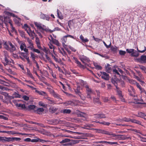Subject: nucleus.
I'll list each match as a JSON object with an SVG mask.
<instances>
[{
  "instance_id": "obj_1",
  "label": "nucleus",
  "mask_w": 146,
  "mask_h": 146,
  "mask_svg": "<svg viewBox=\"0 0 146 146\" xmlns=\"http://www.w3.org/2000/svg\"><path fill=\"white\" fill-rule=\"evenodd\" d=\"M4 46L6 50L11 53H13L16 50L15 45L13 44L11 42L9 41L5 42Z\"/></svg>"
},
{
  "instance_id": "obj_2",
  "label": "nucleus",
  "mask_w": 146,
  "mask_h": 146,
  "mask_svg": "<svg viewBox=\"0 0 146 146\" xmlns=\"http://www.w3.org/2000/svg\"><path fill=\"white\" fill-rule=\"evenodd\" d=\"M34 24L37 29L41 33H44V31H47V29L46 27L44 25L36 22H35Z\"/></svg>"
},
{
  "instance_id": "obj_3",
  "label": "nucleus",
  "mask_w": 146,
  "mask_h": 146,
  "mask_svg": "<svg viewBox=\"0 0 146 146\" xmlns=\"http://www.w3.org/2000/svg\"><path fill=\"white\" fill-rule=\"evenodd\" d=\"M137 52L136 50H134L133 52L131 54V56H132L137 57H138L139 55V54L138 52L141 53H143L146 50V47L145 46L144 47V49L143 50H140L138 49V48H137Z\"/></svg>"
},
{
  "instance_id": "obj_4",
  "label": "nucleus",
  "mask_w": 146,
  "mask_h": 146,
  "mask_svg": "<svg viewBox=\"0 0 146 146\" xmlns=\"http://www.w3.org/2000/svg\"><path fill=\"white\" fill-rule=\"evenodd\" d=\"M18 43L20 44V48L21 51L23 50L25 52H27L28 49L26 48V45L25 43L20 41H18Z\"/></svg>"
},
{
  "instance_id": "obj_5",
  "label": "nucleus",
  "mask_w": 146,
  "mask_h": 146,
  "mask_svg": "<svg viewBox=\"0 0 146 146\" xmlns=\"http://www.w3.org/2000/svg\"><path fill=\"white\" fill-rule=\"evenodd\" d=\"M4 57L2 60L5 61L6 63H9L10 60L8 59L9 57L7 52L6 51L4 52Z\"/></svg>"
},
{
  "instance_id": "obj_6",
  "label": "nucleus",
  "mask_w": 146,
  "mask_h": 146,
  "mask_svg": "<svg viewBox=\"0 0 146 146\" xmlns=\"http://www.w3.org/2000/svg\"><path fill=\"white\" fill-rule=\"evenodd\" d=\"M104 134L111 136V137H114L115 138L118 137L119 136V135H116L111 132L104 130Z\"/></svg>"
},
{
  "instance_id": "obj_7",
  "label": "nucleus",
  "mask_w": 146,
  "mask_h": 146,
  "mask_svg": "<svg viewBox=\"0 0 146 146\" xmlns=\"http://www.w3.org/2000/svg\"><path fill=\"white\" fill-rule=\"evenodd\" d=\"M27 40L28 43V44L27 45V48H29L31 50H32V49H33V48H34L33 41L29 38H28Z\"/></svg>"
},
{
  "instance_id": "obj_8",
  "label": "nucleus",
  "mask_w": 146,
  "mask_h": 146,
  "mask_svg": "<svg viewBox=\"0 0 146 146\" xmlns=\"http://www.w3.org/2000/svg\"><path fill=\"white\" fill-rule=\"evenodd\" d=\"M101 73L102 74V78L106 80H108L109 79V74L105 72H102Z\"/></svg>"
},
{
  "instance_id": "obj_9",
  "label": "nucleus",
  "mask_w": 146,
  "mask_h": 146,
  "mask_svg": "<svg viewBox=\"0 0 146 146\" xmlns=\"http://www.w3.org/2000/svg\"><path fill=\"white\" fill-rule=\"evenodd\" d=\"M40 18L41 19L45 20L48 21H49L50 19V17L49 15L45 14L42 13H41L40 15Z\"/></svg>"
},
{
  "instance_id": "obj_10",
  "label": "nucleus",
  "mask_w": 146,
  "mask_h": 146,
  "mask_svg": "<svg viewBox=\"0 0 146 146\" xmlns=\"http://www.w3.org/2000/svg\"><path fill=\"white\" fill-rule=\"evenodd\" d=\"M117 91L118 95L119 96L122 102H124V99L123 97L122 94V92L118 88L117 86H116Z\"/></svg>"
},
{
  "instance_id": "obj_11",
  "label": "nucleus",
  "mask_w": 146,
  "mask_h": 146,
  "mask_svg": "<svg viewBox=\"0 0 146 146\" xmlns=\"http://www.w3.org/2000/svg\"><path fill=\"white\" fill-rule=\"evenodd\" d=\"M0 141L2 143L9 142V137L0 136Z\"/></svg>"
},
{
  "instance_id": "obj_12",
  "label": "nucleus",
  "mask_w": 146,
  "mask_h": 146,
  "mask_svg": "<svg viewBox=\"0 0 146 146\" xmlns=\"http://www.w3.org/2000/svg\"><path fill=\"white\" fill-rule=\"evenodd\" d=\"M61 42L62 43V45L64 47L66 48L67 47V45L65 44V43L66 42L67 39L65 36H63L61 39Z\"/></svg>"
},
{
  "instance_id": "obj_13",
  "label": "nucleus",
  "mask_w": 146,
  "mask_h": 146,
  "mask_svg": "<svg viewBox=\"0 0 146 146\" xmlns=\"http://www.w3.org/2000/svg\"><path fill=\"white\" fill-rule=\"evenodd\" d=\"M11 21L10 20L9 17V16H4L3 23L6 24L8 23L10 24L11 25H12Z\"/></svg>"
},
{
  "instance_id": "obj_14",
  "label": "nucleus",
  "mask_w": 146,
  "mask_h": 146,
  "mask_svg": "<svg viewBox=\"0 0 146 146\" xmlns=\"http://www.w3.org/2000/svg\"><path fill=\"white\" fill-rule=\"evenodd\" d=\"M21 140V139L19 137H9V142H13L14 141H19Z\"/></svg>"
},
{
  "instance_id": "obj_15",
  "label": "nucleus",
  "mask_w": 146,
  "mask_h": 146,
  "mask_svg": "<svg viewBox=\"0 0 146 146\" xmlns=\"http://www.w3.org/2000/svg\"><path fill=\"white\" fill-rule=\"evenodd\" d=\"M91 120L92 122L98 123L104 125H109L110 124V123L108 122H106L105 121L99 122L97 121H94L92 119H91Z\"/></svg>"
},
{
  "instance_id": "obj_16",
  "label": "nucleus",
  "mask_w": 146,
  "mask_h": 146,
  "mask_svg": "<svg viewBox=\"0 0 146 146\" xmlns=\"http://www.w3.org/2000/svg\"><path fill=\"white\" fill-rule=\"evenodd\" d=\"M74 59L75 61V62L78 64V66L80 68H84V66L82 65L80 62L76 58L74 57Z\"/></svg>"
},
{
  "instance_id": "obj_17",
  "label": "nucleus",
  "mask_w": 146,
  "mask_h": 146,
  "mask_svg": "<svg viewBox=\"0 0 146 146\" xmlns=\"http://www.w3.org/2000/svg\"><path fill=\"white\" fill-rule=\"evenodd\" d=\"M93 126V124H86L83 125L82 127L83 128L88 129H89L90 128L92 127Z\"/></svg>"
},
{
  "instance_id": "obj_18",
  "label": "nucleus",
  "mask_w": 146,
  "mask_h": 146,
  "mask_svg": "<svg viewBox=\"0 0 146 146\" xmlns=\"http://www.w3.org/2000/svg\"><path fill=\"white\" fill-rule=\"evenodd\" d=\"M65 105L67 106L68 105H70L72 106H74L75 104L74 103L71 101H68L64 103Z\"/></svg>"
},
{
  "instance_id": "obj_19",
  "label": "nucleus",
  "mask_w": 146,
  "mask_h": 146,
  "mask_svg": "<svg viewBox=\"0 0 146 146\" xmlns=\"http://www.w3.org/2000/svg\"><path fill=\"white\" fill-rule=\"evenodd\" d=\"M106 69L107 72L110 73L111 72V69L109 64H107V65L106 66Z\"/></svg>"
},
{
  "instance_id": "obj_20",
  "label": "nucleus",
  "mask_w": 146,
  "mask_h": 146,
  "mask_svg": "<svg viewBox=\"0 0 146 146\" xmlns=\"http://www.w3.org/2000/svg\"><path fill=\"white\" fill-rule=\"evenodd\" d=\"M71 112V110L69 109H65L62 110L61 111V112L64 114H69Z\"/></svg>"
},
{
  "instance_id": "obj_21",
  "label": "nucleus",
  "mask_w": 146,
  "mask_h": 146,
  "mask_svg": "<svg viewBox=\"0 0 146 146\" xmlns=\"http://www.w3.org/2000/svg\"><path fill=\"white\" fill-rule=\"evenodd\" d=\"M93 101L94 103L97 105L100 104L101 102L99 100V98H94L93 99Z\"/></svg>"
},
{
  "instance_id": "obj_22",
  "label": "nucleus",
  "mask_w": 146,
  "mask_h": 146,
  "mask_svg": "<svg viewBox=\"0 0 146 146\" xmlns=\"http://www.w3.org/2000/svg\"><path fill=\"white\" fill-rule=\"evenodd\" d=\"M59 52L63 56H67L66 52L65 51L63 48H62L61 49H60V48H59Z\"/></svg>"
},
{
  "instance_id": "obj_23",
  "label": "nucleus",
  "mask_w": 146,
  "mask_h": 146,
  "mask_svg": "<svg viewBox=\"0 0 146 146\" xmlns=\"http://www.w3.org/2000/svg\"><path fill=\"white\" fill-rule=\"evenodd\" d=\"M74 24V23L72 20H70L68 22V25L70 28H71V27H73Z\"/></svg>"
},
{
  "instance_id": "obj_24",
  "label": "nucleus",
  "mask_w": 146,
  "mask_h": 146,
  "mask_svg": "<svg viewBox=\"0 0 146 146\" xmlns=\"http://www.w3.org/2000/svg\"><path fill=\"white\" fill-rule=\"evenodd\" d=\"M28 51L27 52H25V53L22 52L21 54V56H23L25 58L27 59L29 58L28 56Z\"/></svg>"
},
{
  "instance_id": "obj_25",
  "label": "nucleus",
  "mask_w": 146,
  "mask_h": 146,
  "mask_svg": "<svg viewBox=\"0 0 146 146\" xmlns=\"http://www.w3.org/2000/svg\"><path fill=\"white\" fill-rule=\"evenodd\" d=\"M57 15L58 17L60 19H63V17L61 14V12L58 9L57 10Z\"/></svg>"
},
{
  "instance_id": "obj_26",
  "label": "nucleus",
  "mask_w": 146,
  "mask_h": 146,
  "mask_svg": "<svg viewBox=\"0 0 146 146\" xmlns=\"http://www.w3.org/2000/svg\"><path fill=\"white\" fill-rule=\"evenodd\" d=\"M119 121L121 122V121H125V122H129L130 121H131V119H130L129 118H127L125 117L122 118L121 120H119Z\"/></svg>"
},
{
  "instance_id": "obj_27",
  "label": "nucleus",
  "mask_w": 146,
  "mask_h": 146,
  "mask_svg": "<svg viewBox=\"0 0 146 146\" xmlns=\"http://www.w3.org/2000/svg\"><path fill=\"white\" fill-rule=\"evenodd\" d=\"M80 38L82 40V41L84 42H86L88 41L89 40L87 38H84L82 35H80Z\"/></svg>"
},
{
  "instance_id": "obj_28",
  "label": "nucleus",
  "mask_w": 146,
  "mask_h": 146,
  "mask_svg": "<svg viewBox=\"0 0 146 146\" xmlns=\"http://www.w3.org/2000/svg\"><path fill=\"white\" fill-rule=\"evenodd\" d=\"M100 142L102 143H106V145H107L108 144H109L110 145H112L114 144H116L117 143L116 142H112L106 141H102Z\"/></svg>"
},
{
  "instance_id": "obj_29",
  "label": "nucleus",
  "mask_w": 146,
  "mask_h": 146,
  "mask_svg": "<svg viewBox=\"0 0 146 146\" xmlns=\"http://www.w3.org/2000/svg\"><path fill=\"white\" fill-rule=\"evenodd\" d=\"M80 87L79 86H78L76 89L74 90V91L76 94L78 95H80L81 94L80 91Z\"/></svg>"
},
{
  "instance_id": "obj_30",
  "label": "nucleus",
  "mask_w": 146,
  "mask_h": 146,
  "mask_svg": "<svg viewBox=\"0 0 146 146\" xmlns=\"http://www.w3.org/2000/svg\"><path fill=\"white\" fill-rule=\"evenodd\" d=\"M118 48L116 46H112L111 47V51L114 52H116L117 49Z\"/></svg>"
},
{
  "instance_id": "obj_31",
  "label": "nucleus",
  "mask_w": 146,
  "mask_h": 146,
  "mask_svg": "<svg viewBox=\"0 0 146 146\" xmlns=\"http://www.w3.org/2000/svg\"><path fill=\"white\" fill-rule=\"evenodd\" d=\"M131 121L132 123H135L137 124L141 125V122L138 121L136 120L135 119H131Z\"/></svg>"
},
{
  "instance_id": "obj_32",
  "label": "nucleus",
  "mask_w": 146,
  "mask_h": 146,
  "mask_svg": "<svg viewBox=\"0 0 146 146\" xmlns=\"http://www.w3.org/2000/svg\"><path fill=\"white\" fill-rule=\"evenodd\" d=\"M70 141V140L69 139L66 138L64 139H63L62 141L60 142V143L61 144L63 143L68 142H69Z\"/></svg>"
},
{
  "instance_id": "obj_33",
  "label": "nucleus",
  "mask_w": 146,
  "mask_h": 146,
  "mask_svg": "<svg viewBox=\"0 0 146 146\" xmlns=\"http://www.w3.org/2000/svg\"><path fill=\"white\" fill-rule=\"evenodd\" d=\"M131 90L129 89H128V92H129V94L131 96H133V94L134 93L135 90L132 87H131Z\"/></svg>"
},
{
  "instance_id": "obj_34",
  "label": "nucleus",
  "mask_w": 146,
  "mask_h": 146,
  "mask_svg": "<svg viewBox=\"0 0 146 146\" xmlns=\"http://www.w3.org/2000/svg\"><path fill=\"white\" fill-rule=\"evenodd\" d=\"M35 110L37 113L40 114L44 111V109L42 108H37Z\"/></svg>"
},
{
  "instance_id": "obj_35",
  "label": "nucleus",
  "mask_w": 146,
  "mask_h": 146,
  "mask_svg": "<svg viewBox=\"0 0 146 146\" xmlns=\"http://www.w3.org/2000/svg\"><path fill=\"white\" fill-rule=\"evenodd\" d=\"M16 106H17L20 108L22 109H25L26 108L25 105L24 104H17Z\"/></svg>"
},
{
  "instance_id": "obj_36",
  "label": "nucleus",
  "mask_w": 146,
  "mask_h": 146,
  "mask_svg": "<svg viewBox=\"0 0 146 146\" xmlns=\"http://www.w3.org/2000/svg\"><path fill=\"white\" fill-rule=\"evenodd\" d=\"M140 60L143 62H146V56L142 55L141 56Z\"/></svg>"
},
{
  "instance_id": "obj_37",
  "label": "nucleus",
  "mask_w": 146,
  "mask_h": 146,
  "mask_svg": "<svg viewBox=\"0 0 146 146\" xmlns=\"http://www.w3.org/2000/svg\"><path fill=\"white\" fill-rule=\"evenodd\" d=\"M145 113L141 112H139L137 116L138 117L143 118L145 117Z\"/></svg>"
},
{
  "instance_id": "obj_38",
  "label": "nucleus",
  "mask_w": 146,
  "mask_h": 146,
  "mask_svg": "<svg viewBox=\"0 0 146 146\" xmlns=\"http://www.w3.org/2000/svg\"><path fill=\"white\" fill-rule=\"evenodd\" d=\"M52 42L54 44H55L58 46H60V44L58 40L55 39H53Z\"/></svg>"
},
{
  "instance_id": "obj_39",
  "label": "nucleus",
  "mask_w": 146,
  "mask_h": 146,
  "mask_svg": "<svg viewBox=\"0 0 146 146\" xmlns=\"http://www.w3.org/2000/svg\"><path fill=\"white\" fill-rule=\"evenodd\" d=\"M4 13L5 15H7V16L9 17V16H12L14 17V14L7 11H4Z\"/></svg>"
},
{
  "instance_id": "obj_40",
  "label": "nucleus",
  "mask_w": 146,
  "mask_h": 146,
  "mask_svg": "<svg viewBox=\"0 0 146 146\" xmlns=\"http://www.w3.org/2000/svg\"><path fill=\"white\" fill-rule=\"evenodd\" d=\"M87 97L88 98L92 99V95L93 94V92L92 91L87 93Z\"/></svg>"
},
{
  "instance_id": "obj_41",
  "label": "nucleus",
  "mask_w": 146,
  "mask_h": 146,
  "mask_svg": "<svg viewBox=\"0 0 146 146\" xmlns=\"http://www.w3.org/2000/svg\"><path fill=\"white\" fill-rule=\"evenodd\" d=\"M27 75L31 78H34L33 77V76L32 74L31 73L30 70L28 68H27Z\"/></svg>"
},
{
  "instance_id": "obj_42",
  "label": "nucleus",
  "mask_w": 146,
  "mask_h": 146,
  "mask_svg": "<svg viewBox=\"0 0 146 146\" xmlns=\"http://www.w3.org/2000/svg\"><path fill=\"white\" fill-rule=\"evenodd\" d=\"M21 96L17 93L15 92L13 94V96L12 97L13 98H20Z\"/></svg>"
},
{
  "instance_id": "obj_43",
  "label": "nucleus",
  "mask_w": 146,
  "mask_h": 146,
  "mask_svg": "<svg viewBox=\"0 0 146 146\" xmlns=\"http://www.w3.org/2000/svg\"><path fill=\"white\" fill-rule=\"evenodd\" d=\"M48 101V103L51 104H54L55 103V101H54L51 100V98H47Z\"/></svg>"
},
{
  "instance_id": "obj_44",
  "label": "nucleus",
  "mask_w": 146,
  "mask_h": 146,
  "mask_svg": "<svg viewBox=\"0 0 146 146\" xmlns=\"http://www.w3.org/2000/svg\"><path fill=\"white\" fill-rule=\"evenodd\" d=\"M94 66H95L96 68L97 69L101 70L102 69V67L97 64H94Z\"/></svg>"
},
{
  "instance_id": "obj_45",
  "label": "nucleus",
  "mask_w": 146,
  "mask_h": 146,
  "mask_svg": "<svg viewBox=\"0 0 146 146\" xmlns=\"http://www.w3.org/2000/svg\"><path fill=\"white\" fill-rule=\"evenodd\" d=\"M86 88V90L87 92L92 91V90L91 88H90L88 86H85Z\"/></svg>"
},
{
  "instance_id": "obj_46",
  "label": "nucleus",
  "mask_w": 146,
  "mask_h": 146,
  "mask_svg": "<svg viewBox=\"0 0 146 146\" xmlns=\"http://www.w3.org/2000/svg\"><path fill=\"white\" fill-rule=\"evenodd\" d=\"M126 52L125 51L122 50H120L119 51V54L121 56H124Z\"/></svg>"
},
{
  "instance_id": "obj_47",
  "label": "nucleus",
  "mask_w": 146,
  "mask_h": 146,
  "mask_svg": "<svg viewBox=\"0 0 146 146\" xmlns=\"http://www.w3.org/2000/svg\"><path fill=\"white\" fill-rule=\"evenodd\" d=\"M48 141H49L48 140H45L42 139H40L39 138L38 139V142H39L42 143L47 142Z\"/></svg>"
},
{
  "instance_id": "obj_48",
  "label": "nucleus",
  "mask_w": 146,
  "mask_h": 146,
  "mask_svg": "<svg viewBox=\"0 0 146 146\" xmlns=\"http://www.w3.org/2000/svg\"><path fill=\"white\" fill-rule=\"evenodd\" d=\"M134 49H127L126 50V51L128 53H132L134 51Z\"/></svg>"
},
{
  "instance_id": "obj_49",
  "label": "nucleus",
  "mask_w": 146,
  "mask_h": 146,
  "mask_svg": "<svg viewBox=\"0 0 146 146\" xmlns=\"http://www.w3.org/2000/svg\"><path fill=\"white\" fill-rule=\"evenodd\" d=\"M0 119L5 120H7L8 119V118L7 117H6L3 115H0Z\"/></svg>"
},
{
  "instance_id": "obj_50",
  "label": "nucleus",
  "mask_w": 146,
  "mask_h": 146,
  "mask_svg": "<svg viewBox=\"0 0 146 146\" xmlns=\"http://www.w3.org/2000/svg\"><path fill=\"white\" fill-rule=\"evenodd\" d=\"M36 139H31V142L33 143H36L38 142V138L36 137Z\"/></svg>"
},
{
  "instance_id": "obj_51",
  "label": "nucleus",
  "mask_w": 146,
  "mask_h": 146,
  "mask_svg": "<svg viewBox=\"0 0 146 146\" xmlns=\"http://www.w3.org/2000/svg\"><path fill=\"white\" fill-rule=\"evenodd\" d=\"M45 57L46 58V59L50 62H52V60L50 59V58L47 55V53L45 55Z\"/></svg>"
},
{
  "instance_id": "obj_52",
  "label": "nucleus",
  "mask_w": 146,
  "mask_h": 146,
  "mask_svg": "<svg viewBox=\"0 0 146 146\" xmlns=\"http://www.w3.org/2000/svg\"><path fill=\"white\" fill-rule=\"evenodd\" d=\"M80 115L81 117H84L85 118H86V117L87 116L86 113L83 112H81L80 114Z\"/></svg>"
},
{
  "instance_id": "obj_53",
  "label": "nucleus",
  "mask_w": 146,
  "mask_h": 146,
  "mask_svg": "<svg viewBox=\"0 0 146 146\" xmlns=\"http://www.w3.org/2000/svg\"><path fill=\"white\" fill-rule=\"evenodd\" d=\"M28 108L30 110L35 109L36 106L34 105H30L28 106Z\"/></svg>"
},
{
  "instance_id": "obj_54",
  "label": "nucleus",
  "mask_w": 146,
  "mask_h": 146,
  "mask_svg": "<svg viewBox=\"0 0 146 146\" xmlns=\"http://www.w3.org/2000/svg\"><path fill=\"white\" fill-rule=\"evenodd\" d=\"M93 37L94 39L96 42H99L101 41H102V40L100 39H99L97 38H95L94 36H93Z\"/></svg>"
},
{
  "instance_id": "obj_55",
  "label": "nucleus",
  "mask_w": 146,
  "mask_h": 146,
  "mask_svg": "<svg viewBox=\"0 0 146 146\" xmlns=\"http://www.w3.org/2000/svg\"><path fill=\"white\" fill-rule=\"evenodd\" d=\"M35 33L34 31H33L30 34H29V35L31 36L32 37L34 38V36L35 35Z\"/></svg>"
},
{
  "instance_id": "obj_56",
  "label": "nucleus",
  "mask_w": 146,
  "mask_h": 146,
  "mask_svg": "<svg viewBox=\"0 0 146 146\" xmlns=\"http://www.w3.org/2000/svg\"><path fill=\"white\" fill-rule=\"evenodd\" d=\"M0 20L1 21L2 23H0V25H3V23L4 20L3 19V17L2 16L0 15Z\"/></svg>"
},
{
  "instance_id": "obj_57",
  "label": "nucleus",
  "mask_w": 146,
  "mask_h": 146,
  "mask_svg": "<svg viewBox=\"0 0 146 146\" xmlns=\"http://www.w3.org/2000/svg\"><path fill=\"white\" fill-rule=\"evenodd\" d=\"M20 35L22 37H24L25 36L24 32L22 31H19Z\"/></svg>"
},
{
  "instance_id": "obj_58",
  "label": "nucleus",
  "mask_w": 146,
  "mask_h": 146,
  "mask_svg": "<svg viewBox=\"0 0 146 146\" xmlns=\"http://www.w3.org/2000/svg\"><path fill=\"white\" fill-rule=\"evenodd\" d=\"M140 68L142 70L145 71L146 70V68L142 65L139 66Z\"/></svg>"
},
{
  "instance_id": "obj_59",
  "label": "nucleus",
  "mask_w": 146,
  "mask_h": 146,
  "mask_svg": "<svg viewBox=\"0 0 146 146\" xmlns=\"http://www.w3.org/2000/svg\"><path fill=\"white\" fill-rule=\"evenodd\" d=\"M36 44H38L39 45V44L40 43V40H39V39L38 37H36Z\"/></svg>"
},
{
  "instance_id": "obj_60",
  "label": "nucleus",
  "mask_w": 146,
  "mask_h": 146,
  "mask_svg": "<svg viewBox=\"0 0 146 146\" xmlns=\"http://www.w3.org/2000/svg\"><path fill=\"white\" fill-rule=\"evenodd\" d=\"M32 50L37 53H40V51L38 49L34 48H33V49H32Z\"/></svg>"
},
{
  "instance_id": "obj_61",
  "label": "nucleus",
  "mask_w": 146,
  "mask_h": 146,
  "mask_svg": "<svg viewBox=\"0 0 146 146\" xmlns=\"http://www.w3.org/2000/svg\"><path fill=\"white\" fill-rule=\"evenodd\" d=\"M24 141L27 142H31V139L30 138H27L24 139Z\"/></svg>"
},
{
  "instance_id": "obj_62",
  "label": "nucleus",
  "mask_w": 146,
  "mask_h": 146,
  "mask_svg": "<svg viewBox=\"0 0 146 146\" xmlns=\"http://www.w3.org/2000/svg\"><path fill=\"white\" fill-rule=\"evenodd\" d=\"M31 55L32 60L35 59V56L33 53L32 52H31Z\"/></svg>"
},
{
  "instance_id": "obj_63",
  "label": "nucleus",
  "mask_w": 146,
  "mask_h": 146,
  "mask_svg": "<svg viewBox=\"0 0 146 146\" xmlns=\"http://www.w3.org/2000/svg\"><path fill=\"white\" fill-rule=\"evenodd\" d=\"M111 82H112V83L113 84L115 85V86H117V83H116V81L114 80L113 79H112L111 80Z\"/></svg>"
},
{
  "instance_id": "obj_64",
  "label": "nucleus",
  "mask_w": 146,
  "mask_h": 146,
  "mask_svg": "<svg viewBox=\"0 0 146 146\" xmlns=\"http://www.w3.org/2000/svg\"><path fill=\"white\" fill-rule=\"evenodd\" d=\"M79 96L83 100H85L86 99V97L84 96L83 95L81 94V95H79Z\"/></svg>"
}]
</instances>
